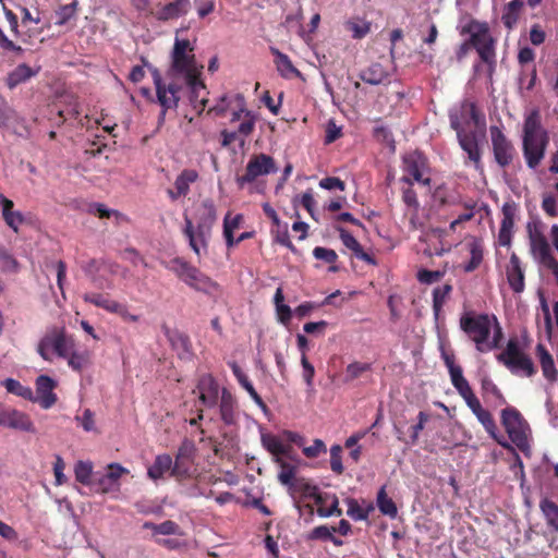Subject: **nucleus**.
I'll use <instances>...</instances> for the list:
<instances>
[{
    "mask_svg": "<svg viewBox=\"0 0 558 558\" xmlns=\"http://www.w3.org/2000/svg\"><path fill=\"white\" fill-rule=\"evenodd\" d=\"M387 77V73L379 63H374L367 69L363 70L360 74V78L371 85H378L384 82Z\"/></svg>",
    "mask_w": 558,
    "mask_h": 558,
    "instance_id": "obj_35",
    "label": "nucleus"
},
{
    "mask_svg": "<svg viewBox=\"0 0 558 558\" xmlns=\"http://www.w3.org/2000/svg\"><path fill=\"white\" fill-rule=\"evenodd\" d=\"M254 129H255V120L251 116V113L247 111L245 113V119L240 123L238 131H235V132L238 133L239 136L247 137L248 135H251L253 133Z\"/></svg>",
    "mask_w": 558,
    "mask_h": 558,
    "instance_id": "obj_63",
    "label": "nucleus"
},
{
    "mask_svg": "<svg viewBox=\"0 0 558 558\" xmlns=\"http://www.w3.org/2000/svg\"><path fill=\"white\" fill-rule=\"evenodd\" d=\"M0 426L19 429L27 433H35L34 423L28 414L17 411L8 410L0 413Z\"/></svg>",
    "mask_w": 558,
    "mask_h": 558,
    "instance_id": "obj_20",
    "label": "nucleus"
},
{
    "mask_svg": "<svg viewBox=\"0 0 558 558\" xmlns=\"http://www.w3.org/2000/svg\"><path fill=\"white\" fill-rule=\"evenodd\" d=\"M492 148L496 163L501 168H508L517 156L515 148L510 140L504 134L500 128H489Z\"/></svg>",
    "mask_w": 558,
    "mask_h": 558,
    "instance_id": "obj_12",
    "label": "nucleus"
},
{
    "mask_svg": "<svg viewBox=\"0 0 558 558\" xmlns=\"http://www.w3.org/2000/svg\"><path fill=\"white\" fill-rule=\"evenodd\" d=\"M377 507L379 511L390 518H396L398 509L395 501L388 497L385 487H381L377 494Z\"/></svg>",
    "mask_w": 558,
    "mask_h": 558,
    "instance_id": "obj_42",
    "label": "nucleus"
},
{
    "mask_svg": "<svg viewBox=\"0 0 558 558\" xmlns=\"http://www.w3.org/2000/svg\"><path fill=\"white\" fill-rule=\"evenodd\" d=\"M271 232L276 234V241L278 243H280L283 246H287L291 251L295 250L294 245L290 240L287 223L281 225V228H272Z\"/></svg>",
    "mask_w": 558,
    "mask_h": 558,
    "instance_id": "obj_60",
    "label": "nucleus"
},
{
    "mask_svg": "<svg viewBox=\"0 0 558 558\" xmlns=\"http://www.w3.org/2000/svg\"><path fill=\"white\" fill-rule=\"evenodd\" d=\"M442 275H444V272H441L439 270L422 269L417 272V280L421 283L432 284L434 282L439 281L440 278L442 277Z\"/></svg>",
    "mask_w": 558,
    "mask_h": 558,
    "instance_id": "obj_62",
    "label": "nucleus"
},
{
    "mask_svg": "<svg viewBox=\"0 0 558 558\" xmlns=\"http://www.w3.org/2000/svg\"><path fill=\"white\" fill-rule=\"evenodd\" d=\"M518 211V205L510 201L502 205L501 214L502 219L498 232V244L500 246L509 247L512 243V234L514 228V218Z\"/></svg>",
    "mask_w": 558,
    "mask_h": 558,
    "instance_id": "obj_16",
    "label": "nucleus"
},
{
    "mask_svg": "<svg viewBox=\"0 0 558 558\" xmlns=\"http://www.w3.org/2000/svg\"><path fill=\"white\" fill-rule=\"evenodd\" d=\"M270 52L275 57L277 71L283 78L302 77V73L293 65L288 54L275 47H270Z\"/></svg>",
    "mask_w": 558,
    "mask_h": 558,
    "instance_id": "obj_28",
    "label": "nucleus"
},
{
    "mask_svg": "<svg viewBox=\"0 0 558 558\" xmlns=\"http://www.w3.org/2000/svg\"><path fill=\"white\" fill-rule=\"evenodd\" d=\"M172 472V458L167 454H158L153 464L147 470V475L153 481H158L163 478V476L169 473L171 475Z\"/></svg>",
    "mask_w": 558,
    "mask_h": 558,
    "instance_id": "obj_30",
    "label": "nucleus"
},
{
    "mask_svg": "<svg viewBox=\"0 0 558 558\" xmlns=\"http://www.w3.org/2000/svg\"><path fill=\"white\" fill-rule=\"evenodd\" d=\"M78 7L77 0L72 1L69 4L61 5L57 11L56 15L58 17L56 24L57 25H64L66 24L71 19H73L76 14Z\"/></svg>",
    "mask_w": 558,
    "mask_h": 558,
    "instance_id": "obj_49",
    "label": "nucleus"
},
{
    "mask_svg": "<svg viewBox=\"0 0 558 558\" xmlns=\"http://www.w3.org/2000/svg\"><path fill=\"white\" fill-rule=\"evenodd\" d=\"M348 504V515L355 521L367 520L368 515L372 511H374V506L368 504L366 507H362L359 501L354 498L347 499Z\"/></svg>",
    "mask_w": 558,
    "mask_h": 558,
    "instance_id": "obj_36",
    "label": "nucleus"
},
{
    "mask_svg": "<svg viewBox=\"0 0 558 558\" xmlns=\"http://www.w3.org/2000/svg\"><path fill=\"white\" fill-rule=\"evenodd\" d=\"M3 386L8 392L21 397L25 400L33 402L34 392L31 387L22 385L19 380L13 378H7L3 381Z\"/></svg>",
    "mask_w": 558,
    "mask_h": 558,
    "instance_id": "obj_39",
    "label": "nucleus"
},
{
    "mask_svg": "<svg viewBox=\"0 0 558 558\" xmlns=\"http://www.w3.org/2000/svg\"><path fill=\"white\" fill-rule=\"evenodd\" d=\"M539 507L546 518L547 525L554 532H558V506L549 499H543Z\"/></svg>",
    "mask_w": 558,
    "mask_h": 558,
    "instance_id": "obj_41",
    "label": "nucleus"
},
{
    "mask_svg": "<svg viewBox=\"0 0 558 558\" xmlns=\"http://www.w3.org/2000/svg\"><path fill=\"white\" fill-rule=\"evenodd\" d=\"M198 173L194 169H184L174 181V190H168V195L172 201L186 196L190 192V185L196 182Z\"/></svg>",
    "mask_w": 558,
    "mask_h": 558,
    "instance_id": "obj_25",
    "label": "nucleus"
},
{
    "mask_svg": "<svg viewBox=\"0 0 558 558\" xmlns=\"http://www.w3.org/2000/svg\"><path fill=\"white\" fill-rule=\"evenodd\" d=\"M39 71L40 66L33 69L26 63H21L8 73L5 77V85L9 89L12 90L19 85L29 81L32 77H35Z\"/></svg>",
    "mask_w": 558,
    "mask_h": 558,
    "instance_id": "obj_27",
    "label": "nucleus"
},
{
    "mask_svg": "<svg viewBox=\"0 0 558 558\" xmlns=\"http://www.w3.org/2000/svg\"><path fill=\"white\" fill-rule=\"evenodd\" d=\"M0 269L3 272L15 274L20 269V264L16 258L7 251L0 252Z\"/></svg>",
    "mask_w": 558,
    "mask_h": 558,
    "instance_id": "obj_53",
    "label": "nucleus"
},
{
    "mask_svg": "<svg viewBox=\"0 0 558 558\" xmlns=\"http://www.w3.org/2000/svg\"><path fill=\"white\" fill-rule=\"evenodd\" d=\"M372 369L371 363L353 362L345 368L344 383H351Z\"/></svg>",
    "mask_w": 558,
    "mask_h": 558,
    "instance_id": "obj_44",
    "label": "nucleus"
},
{
    "mask_svg": "<svg viewBox=\"0 0 558 558\" xmlns=\"http://www.w3.org/2000/svg\"><path fill=\"white\" fill-rule=\"evenodd\" d=\"M440 354L446 367L448 368L452 386L465 401L472 413L494 440L502 447L509 448V445L499 438L497 433L498 428L492 413L482 407L480 400L469 385V381L464 378L462 367L456 364L453 352L447 350L445 345L441 344Z\"/></svg>",
    "mask_w": 558,
    "mask_h": 558,
    "instance_id": "obj_2",
    "label": "nucleus"
},
{
    "mask_svg": "<svg viewBox=\"0 0 558 558\" xmlns=\"http://www.w3.org/2000/svg\"><path fill=\"white\" fill-rule=\"evenodd\" d=\"M313 256L316 259L324 260L327 264H335L338 259L336 251L323 246H316L313 250Z\"/></svg>",
    "mask_w": 558,
    "mask_h": 558,
    "instance_id": "obj_58",
    "label": "nucleus"
},
{
    "mask_svg": "<svg viewBox=\"0 0 558 558\" xmlns=\"http://www.w3.org/2000/svg\"><path fill=\"white\" fill-rule=\"evenodd\" d=\"M549 134L542 126L538 110H532L523 124L522 150L529 168L535 169L545 157Z\"/></svg>",
    "mask_w": 558,
    "mask_h": 558,
    "instance_id": "obj_3",
    "label": "nucleus"
},
{
    "mask_svg": "<svg viewBox=\"0 0 558 558\" xmlns=\"http://www.w3.org/2000/svg\"><path fill=\"white\" fill-rule=\"evenodd\" d=\"M194 4L201 19L206 17L215 10V0H194Z\"/></svg>",
    "mask_w": 558,
    "mask_h": 558,
    "instance_id": "obj_64",
    "label": "nucleus"
},
{
    "mask_svg": "<svg viewBox=\"0 0 558 558\" xmlns=\"http://www.w3.org/2000/svg\"><path fill=\"white\" fill-rule=\"evenodd\" d=\"M171 476L178 481H183L191 476V461L189 457L181 453L175 457V461H172Z\"/></svg>",
    "mask_w": 558,
    "mask_h": 558,
    "instance_id": "obj_37",
    "label": "nucleus"
},
{
    "mask_svg": "<svg viewBox=\"0 0 558 558\" xmlns=\"http://www.w3.org/2000/svg\"><path fill=\"white\" fill-rule=\"evenodd\" d=\"M220 420L225 425L231 426L236 424L239 407L236 398L227 388L221 389L220 399L218 400Z\"/></svg>",
    "mask_w": 558,
    "mask_h": 558,
    "instance_id": "obj_18",
    "label": "nucleus"
},
{
    "mask_svg": "<svg viewBox=\"0 0 558 558\" xmlns=\"http://www.w3.org/2000/svg\"><path fill=\"white\" fill-rule=\"evenodd\" d=\"M294 487L303 495V497L310 499H313L319 492L316 485H312L311 483L304 480L295 481Z\"/></svg>",
    "mask_w": 558,
    "mask_h": 558,
    "instance_id": "obj_61",
    "label": "nucleus"
},
{
    "mask_svg": "<svg viewBox=\"0 0 558 558\" xmlns=\"http://www.w3.org/2000/svg\"><path fill=\"white\" fill-rule=\"evenodd\" d=\"M191 8L190 0H174L172 2L161 5L158 10L154 11L150 16H154L160 22H168L170 20L179 19L185 15Z\"/></svg>",
    "mask_w": 558,
    "mask_h": 558,
    "instance_id": "obj_22",
    "label": "nucleus"
},
{
    "mask_svg": "<svg viewBox=\"0 0 558 558\" xmlns=\"http://www.w3.org/2000/svg\"><path fill=\"white\" fill-rule=\"evenodd\" d=\"M493 324H497L494 315L474 311L464 312L459 320L461 330L475 343L476 350L481 353L496 349V341L489 342Z\"/></svg>",
    "mask_w": 558,
    "mask_h": 558,
    "instance_id": "obj_4",
    "label": "nucleus"
},
{
    "mask_svg": "<svg viewBox=\"0 0 558 558\" xmlns=\"http://www.w3.org/2000/svg\"><path fill=\"white\" fill-rule=\"evenodd\" d=\"M84 301L94 304L97 307L104 308L110 313L119 310V302L109 299L107 295L100 293H90L84 295Z\"/></svg>",
    "mask_w": 558,
    "mask_h": 558,
    "instance_id": "obj_38",
    "label": "nucleus"
},
{
    "mask_svg": "<svg viewBox=\"0 0 558 558\" xmlns=\"http://www.w3.org/2000/svg\"><path fill=\"white\" fill-rule=\"evenodd\" d=\"M129 470L122 466L120 463H110L107 468V473L104 474L97 481V492L107 494L113 490H118L120 487L119 480L122 475L129 474Z\"/></svg>",
    "mask_w": 558,
    "mask_h": 558,
    "instance_id": "obj_17",
    "label": "nucleus"
},
{
    "mask_svg": "<svg viewBox=\"0 0 558 558\" xmlns=\"http://www.w3.org/2000/svg\"><path fill=\"white\" fill-rule=\"evenodd\" d=\"M481 388L483 396L493 395L496 399L500 401V403H506V399L502 396L501 391L488 376H484L481 379Z\"/></svg>",
    "mask_w": 558,
    "mask_h": 558,
    "instance_id": "obj_54",
    "label": "nucleus"
},
{
    "mask_svg": "<svg viewBox=\"0 0 558 558\" xmlns=\"http://www.w3.org/2000/svg\"><path fill=\"white\" fill-rule=\"evenodd\" d=\"M75 480L83 485L92 484L93 465L90 462L78 461L74 466Z\"/></svg>",
    "mask_w": 558,
    "mask_h": 558,
    "instance_id": "obj_48",
    "label": "nucleus"
},
{
    "mask_svg": "<svg viewBox=\"0 0 558 558\" xmlns=\"http://www.w3.org/2000/svg\"><path fill=\"white\" fill-rule=\"evenodd\" d=\"M529 238L531 252L543 266L555 258L546 236L539 230L529 227Z\"/></svg>",
    "mask_w": 558,
    "mask_h": 558,
    "instance_id": "obj_19",
    "label": "nucleus"
},
{
    "mask_svg": "<svg viewBox=\"0 0 558 558\" xmlns=\"http://www.w3.org/2000/svg\"><path fill=\"white\" fill-rule=\"evenodd\" d=\"M217 219L216 207L211 199H205L196 209V225L192 219L184 217V235L189 240L191 248L199 255L201 246H207V239Z\"/></svg>",
    "mask_w": 558,
    "mask_h": 558,
    "instance_id": "obj_5",
    "label": "nucleus"
},
{
    "mask_svg": "<svg viewBox=\"0 0 558 558\" xmlns=\"http://www.w3.org/2000/svg\"><path fill=\"white\" fill-rule=\"evenodd\" d=\"M204 65L198 63L194 53V46L189 39L175 38L170 53V65L166 72V80H179L189 89V99L193 109L201 114L208 104L207 87L202 80Z\"/></svg>",
    "mask_w": 558,
    "mask_h": 558,
    "instance_id": "obj_1",
    "label": "nucleus"
},
{
    "mask_svg": "<svg viewBox=\"0 0 558 558\" xmlns=\"http://www.w3.org/2000/svg\"><path fill=\"white\" fill-rule=\"evenodd\" d=\"M275 159L266 154H258L248 160L245 173L238 175L235 181L239 189H243L245 184L254 182L258 177L277 172Z\"/></svg>",
    "mask_w": 558,
    "mask_h": 558,
    "instance_id": "obj_11",
    "label": "nucleus"
},
{
    "mask_svg": "<svg viewBox=\"0 0 558 558\" xmlns=\"http://www.w3.org/2000/svg\"><path fill=\"white\" fill-rule=\"evenodd\" d=\"M536 352L539 357L543 375L549 381H556L558 378V371L555 366L554 359L548 350L543 344H537Z\"/></svg>",
    "mask_w": 558,
    "mask_h": 558,
    "instance_id": "obj_32",
    "label": "nucleus"
},
{
    "mask_svg": "<svg viewBox=\"0 0 558 558\" xmlns=\"http://www.w3.org/2000/svg\"><path fill=\"white\" fill-rule=\"evenodd\" d=\"M429 420V415L424 412L420 411L417 414V423L413 426H411V435H410V444L414 445L418 440L420 433L424 429L425 424Z\"/></svg>",
    "mask_w": 558,
    "mask_h": 558,
    "instance_id": "obj_55",
    "label": "nucleus"
},
{
    "mask_svg": "<svg viewBox=\"0 0 558 558\" xmlns=\"http://www.w3.org/2000/svg\"><path fill=\"white\" fill-rule=\"evenodd\" d=\"M471 258L464 266L465 272H472L477 269L483 260V248L478 243H472L470 247Z\"/></svg>",
    "mask_w": 558,
    "mask_h": 558,
    "instance_id": "obj_50",
    "label": "nucleus"
},
{
    "mask_svg": "<svg viewBox=\"0 0 558 558\" xmlns=\"http://www.w3.org/2000/svg\"><path fill=\"white\" fill-rule=\"evenodd\" d=\"M182 281L192 289L206 294H211L219 287L218 283L211 280L210 277L203 274L198 268L194 266L190 269Z\"/></svg>",
    "mask_w": 558,
    "mask_h": 558,
    "instance_id": "obj_23",
    "label": "nucleus"
},
{
    "mask_svg": "<svg viewBox=\"0 0 558 558\" xmlns=\"http://www.w3.org/2000/svg\"><path fill=\"white\" fill-rule=\"evenodd\" d=\"M501 424L518 449L526 452L530 449L529 426L522 414L515 408L508 407L501 411Z\"/></svg>",
    "mask_w": 558,
    "mask_h": 558,
    "instance_id": "obj_9",
    "label": "nucleus"
},
{
    "mask_svg": "<svg viewBox=\"0 0 558 558\" xmlns=\"http://www.w3.org/2000/svg\"><path fill=\"white\" fill-rule=\"evenodd\" d=\"M74 342L73 336L68 333L64 326H52L39 340L36 351L43 360L51 362L53 354L60 359L66 356Z\"/></svg>",
    "mask_w": 558,
    "mask_h": 558,
    "instance_id": "obj_6",
    "label": "nucleus"
},
{
    "mask_svg": "<svg viewBox=\"0 0 558 558\" xmlns=\"http://www.w3.org/2000/svg\"><path fill=\"white\" fill-rule=\"evenodd\" d=\"M345 28L352 32L354 39H362L371 32V22L364 20H350L345 22Z\"/></svg>",
    "mask_w": 558,
    "mask_h": 558,
    "instance_id": "obj_47",
    "label": "nucleus"
},
{
    "mask_svg": "<svg viewBox=\"0 0 558 558\" xmlns=\"http://www.w3.org/2000/svg\"><path fill=\"white\" fill-rule=\"evenodd\" d=\"M317 514L322 518H328L332 515H341L342 510L339 508V500L336 495L330 496V506L329 507H319L317 508Z\"/></svg>",
    "mask_w": 558,
    "mask_h": 558,
    "instance_id": "obj_56",
    "label": "nucleus"
},
{
    "mask_svg": "<svg viewBox=\"0 0 558 558\" xmlns=\"http://www.w3.org/2000/svg\"><path fill=\"white\" fill-rule=\"evenodd\" d=\"M193 393H198V401L203 407L213 409L218 404L221 389L213 375L204 374L199 376Z\"/></svg>",
    "mask_w": 558,
    "mask_h": 558,
    "instance_id": "obj_14",
    "label": "nucleus"
},
{
    "mask_svg": "<svg viewBox=\"0 0 558 558\" xmlns=\"http://www.w3.org/2000/svg\"><path fill=\"white\" fill-rule=\"evenodd\" d=\"M507 281L514 293H522L525 288L524 269L520 257L512 253L506 267Z\"/></svg>",
    "mask_w": 558,
    "mask_h": 558,
    "instance_id": "obj_21",
    "label": "nucleus"
},
{
    "mask_svg": "<svg viewBox=\"0 0 558 558\" xmlns=\"http://www.w3.org/2000/svg\"><path fill=\"white\" fill-rule=\"evenodd\" d=\"M302 452L306 458L314 459L319 457L322 453H326L327 447L322 439H315L313 445L303 446Z\"/></svg>",
    "mask_w": 558,
    "mask_h": 558,
    "instance_id": "obj_57",
    "label": "nucleus"
},
{
    "mask_svg": "<svg viewBox=\"0 0 558 558\" xmlns=\"http://www.w3.org/2000/svg\"><path fill=\"white\" fill-rule=\"evenodd\" d=\"M536 82V69L532 66L531 69H523L520 74L519 83L521 87H524L526 90H531L535 86Z\"/></svg>",
    "mask_w": 558,
    "mask_h": 558,
    "instance_id": "obj_59",
    "label": "nucleus"
},
{
    "mask_svg": "<svg viewBox=\"0 0 558 558\" xmlns=\"http://www.w3.org/2000/svg\"><path fill=\"white\" fill-rule=\"evenodd\" d=\"M401 181L408 184V187L402 191V201L409 208L416 211L420 208V203L416 192L412 187L413 181L409 177H402Z\"/></svg>",
    "mask_w": 558,
    "mask_h": 558,
    "instance_id": "obj_46",
    "label": "nucleus"
},
{
    "mask_svg": "<svg viewBox=\"0 0 558 558\" xmlns=\"http://www.w3.org/2000/svg\"><path fill=\"white\" fill-rule=\"evenodd\" d=\"M233 375L235 376L238 383L241 385L243 389L247 391L250 397L254 400V402L262 409H267L266 403L262 399V397L255 390L253 384L250 381L247 375L242 371V368L235 363L232 362L229 364Z\"/></svg>",
    "mask_w": 558,
    "mask_h": 558,
    "instance_id": "obj_29",
    "label": "nucleus"
},
{
    "mask_svg": "<svg viewBox=\"0 0 558 558\" xmlns=\"http://www.w3.org/2000/svg\"><path fill=\"white\" fill-rule=\"evenodd\" d=\"M335 230L339 233V238L343 245L348 250L352 251L356 258L365 262L368 265H376V259L363 250L360 242L348 230L340 226H335Z\"/></svg>",
    "mask_w": 558,
    "mask_h": 558,
    "instance_id": "obj_24",
    "label": "nucleus"
},
{
    "mask_svg": "<svg viewBox=\"0 0 558 558\" xmlns=\"http://www.w3.org/2000/svg\"><path fill=\"white\" fill-rule=\"evenodd\" d=\"M166 267L183 280L193 266L183 258L175 257Z\"/></svg>",
    "mask_w": 558,
    "mask_h": 558,
    "instance_id": "obj_51",
    "label": "nucleus"
},
{
    "mask_svg": "<svg viewBox=\"0 0 558 558\" xmlns=\"http://www.w3.org/2000/svg\"><path fill=\"white\" fill-rule=\"evenodd\" d=\"M428 169L427 158L420 151H412L403 157V171L407 173L405 177L411 178L414 182H417L424 186H430V178H424L425 171Z\"/></svg>",
    "mask_w": 558,
    "mask_h": 558,
    "instance_id": "obj_13",
    "label": "nucleus"
},
{
    "mask_svg": "<svg viewBox=\"0 0 558 558\" xmlns=\"http://www.w3.org/2000/svg\"><path fill=\"white\" fill-rule=\"evenodd\" d=\"M14 203L12 201L4 202L2 217L9 228L14 232H19L20 226L24 223V217L21 211L14 210Z\"/></svg>",
    "mask_w": 558,
    "mask_h": 558,
    "instance_id": "obj_34",
    "label": "nucleus"
},
{
    "mask_svg": "<svg viewBox=\"0 0 558 558\" xmlns=\"http://www.w3.org/2000/svg\"><path fill=\"white\" fill-rule=\"evenodd\" d=\"M512 374L531 377L536 373L533 361L519 347L517 340H509L506 349L497 356Z\"/></svg>",
    "mask_w": 558,
    "mask_h": 558,
    "instance_id": "obj_10",
    "label": "nucleus"
},
{
    "mask_svg": "<svg viewBox=\"0 0 558 558\" xmlns=\"http://www.w3.org/2000/svg\"><path fill=\"white\" fill-rule=\"evenodd\" d=\"M274 462L280 466V472L278 474L279 482L286 486H294L296 481L294 480L296 468L284 461L282 458L274 459Z\"/></svg>",
    "mask_w": 558,
    "mask_h": 558,
    "instance_id": "obj_40",
    "label": "nucleus"
},
{
    "mask_svg": "<svg viewBox=\"0 0 558 558\" xmlns=\"http://www.w3.org/2000/svg\"><path fill=\"white\" fill-rule=\"evenodd\" d=\"M342 447L340 445H333L330 448V469L337 475H341L344 471L342 464Z\"/></svg>",
    "mask_w": 558,
    "mask_h": 558,
    "instance_id": "obj_52",
    "label": "nucleus"
},
{
    "mask_svg": "<svg viewBox=\"0 0 558 558\" xmlns=\"http://www.w3.org/2000/svg\"><path fill=\"white\" fill-rule=\"evenodd\" d=\"M470 34V44L476 49L481 60L485 63L495 61L494 39L486 23L472 20L461 29V35Z\"/></svg>",
    "mask_w": 558,
    "mask_h": 558,
    "instance_id": "obj_8",
    "label": "nucleus"
},
{
    "mask_svg": "<svg viewBox=\"0 0 558 558\" xmlns=\"http://www.w3.org/2000/svg\"><path fill=\"white\" fill-rule=\"evenodd\" d=\"M62 359L68 361V365L76 372H81L87 364L88 359L87 355L83 352H78L75 349V345L69 349V353L66 356Z\"/></svg>",
    "mask_w": 558,
    "mask_h": 558,
    "instance_id": "obj_45",
    "label": "nucleus"
},
{
    "mask_svg": "<svg viewBox=\"0 0 558 558\" xmlns=\"http://www.w3.org/2000/svg\"><path fill=\"white\" fill-rule=\"evenodd\" d=\"M36 395L34 393L33 403H38L43 409L48 410L53 407L58 400L53 392L57 387L56 380L48 375H39L35 381Z\"/></svg>",
    "mask_w": 558,
    "mask_h": 558,
    "instance_id": "obj_15",
    "label": "nucleus"
},
{
    "mask_svg": "<svg viewBox=\"0 0 558 558\" xmlns=\"http://www.w3.org/2000/svg\"><path fill=\"white\" fill-rule=\"evenodd\" d=\"M524 8V2L522 0H512L504 7L501 22L508 29H512Z\"/></svg>",
    "mask_w": 558,
    "mask_h": 558,
    "instance_id": "obj_31",
    "label": "nucleus"
},
{
    "mask_svg": "<svg viewBox=\"0 0 558 558\" xmlns=\"http://www.w3.org/2000/svg\"><path fill=\"white\" fill-rule=\"evenodd\" d=\"M262 444L264 448L274 456V459L282 458L283 442L274 434H263Z\"/></svg>",
    "mask_w": 558,
    "mask_h": 558,
    "instance_id": "obj_43",
    "label": "nucleus"
},
{
    "mask_svg": "<svg viewBox=\"0 0 558 558\" xmlns=\"http://www.w3.org/2000/svg\"><path fill=\"white\" fill-rule=\"evenodd\" d=\"M153 81L156 88V101L161 107V111L158 117V123L162 124L168 110H175L180 101V92L182 90L183 84L179 80H168L166 82L159 71L154 69Z\"/></svg>",
    "mask_w": 558,
    "mask_h": 558,
    "instance_id": "obj_7",
    "label": "nucleus"
},
{
    "mask_svg": "<svg viewBox=\"0 0 558 558\" xmlns=\"http://www.w3.org/2000/svg\"><path fill=\"white\" fill-rule=\"evenodd\" d=\"M452 284L445 283L438 286L433 291V311L434 316L437 319L442 311V307L452 292Z\"/></svg>",
    "mask_w": 558,
    "mask_h": 558,
    "instance_id": "obj_33",
    "label": "nucleus"
},
{
    "mask_svg": "<svg viewBox=\"0 0 558 558\" xmlns=\"http://www.w3.org/2000/svg\"><path fill=\"white\" fill-rule=\"evenodd\" d=\"M458 142L461 148L468 154V158L473 162L477 171H483L482 154L478 147L476 136L473 132L460 135Z\"/></svg>",
    "mask_w": 558,
    "mask_h": 558,
    "instance_id": "obj_26",
    "label": "nucleus"
}]
</instances>
